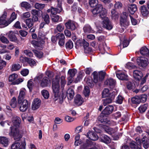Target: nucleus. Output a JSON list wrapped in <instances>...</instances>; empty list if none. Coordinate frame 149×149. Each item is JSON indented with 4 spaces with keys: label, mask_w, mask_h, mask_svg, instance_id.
<instances>
[{
    "label": "nucleus",
    "mask_w": 149,
    "mask_h": 149,
    "mask_svg": "<svg viewBox=\"0 0 149 149\" xmlns=\"http://www.w3.org/2000/svg\"><path fill=\"white\" fill-rule=\"evenodd\" d=\"M13 121L14 125L10 127L9 135L10 136H13L15 140L18 141L22 137L19 134V130L17 128V127L19 126L21 123V120L19 117L15 116L13 118Z\"/></svg>",
    "instance_id": "obj_1"
},
{
    "label": "nucleus",
    "mask_w": 149,
    "mask_h": 149,
    "mask_svg": "<svg viewBox=\"0 0 149 149\" xmlns=\"http://www.w3.org/2000/svg\"><path fill=\"white\" fill-rule=\"evenodd\" d=\"M59 80L58 76L53 79L52 81V88L54 94V100L56 101L58 100L59 95Z\"/></svg>",
    "instance_id": "obj_2"
},
{
    "label": "nucleus",
    "mask_w": 149,
    "mask_h": 149,
    "mask_svg": "<svg viewBox=\"0 0 149 149\" xmlns=\"http://www.w3.org/2000/svg\"><path fill=\"white\" fill-rule=\"evenodd\" d=\"M92 13L94 15H96L98 14H100V16L102 19H103L106 15L107 13V10L103 7L101 4H98L91 11Z\"/></svg>",
    "instance_id": "obj_3"
},
{
    "label": "nucleus",
    "mask_w": 149,
    "mask_h": 149,
    "mask_svg": "<svg viewBox=\"0 0 149 149\" xmlns=\"http://www.w3.org/2000/svg\"><path fill=\"white\" fill-rule=\"evenodd\" d=\"M106 73L105 72L101 71L98 74L96 72H94L92 74L93 75V81L97 83L103 80L104 78Z\"/></svg>",
    "instance_id": "obj_4"
},
{
    "label": "nucleus",
    "mask_w": 149,
    "mask_h": 149,
    "mask_svg": "<svg viewBox=\"0 0 149 149\" xmlns=\"http://www.w3.org/2000/svg\"><path fill=\"white\" fill-rule=\"evenodd\" d=\"M136 63L139 66L143 68L147 66L149 63L147 58L142 57H138L136 59Z\"/></svg>",
    "instance_id": "obj_5"
},
{
    "label": "nucleus",
    "mask_w": 149,
    "mask_h": 149,
    "mask_svg": "<svg viewBox=\"0 0 149 149\" xmlns=\"http://www.w3.org/2000/svg\"><path fill=\"white\" fill-rule=\"evenodd\" d=\"M102 19L103 20L102 24L103 27L108 30H111L112 29L113 26L108 17H107V15Z\"/></svg>",
    "instance_id": "obj_6"
},
{
    "label": "nucleus",
    "mask_w": 149,
    "mask_h": 149,
    "mask_svg": "<svg viewBox=\"0 0 149 149\" xmlns=\"http://www.w3.org/2000/svg\"><path fill=\"white\" fill-rule=\"evenodd\" d=\"M18 103L19 105L20 111L22 112L25 111L30 105V104L26 100H21V102L19 103L18 102Z\"/></svg>",
    "instance_id": "obj_7"
},
{
    "label": "nucleus",
    "mask_w": 149,
    "mask_h": 149,
    "mask_svg": "<svg viewBox=\"0 0 149 149\" xmlns=\"http://www.w3.org/2000/svg\"><path fill=\"white\" fill-rule=\"evenodd\" d=\"M65 25L66 29L71 31L75 30L77 28L76 23L71 20H68Z\"/></svg>",
    "instance_id": "obj_8"
},
{
    "label": "nucleus",
    "mask_w": 149,
    "mask_h": 149,
    "mask_svg": "<svg viewBox=\"0 0 149 149\" xmlns=\"http://www.w3.org/2000/svg\"><path fill=\"white\" fill-rule=\"evenodd\" d=\"M114 98L115 95L112 93H110L108 96L103 100V105L106 106L107 104L111 103Z\"/></svg>",
    "instance_id": "obj_9"
},
{
    "label": "nucleus",
    "mask_w": 149,
    "mask_h": 149,
    "mask_svg": "<svg viewBox=\"0 0 149 149\" xmlns=\"http://www.w3.org/2000/svg\"><path fill=\"white\" fill-rule=\"evenodd\" d=\"M41 104V101L38 98L35 99L32 104V109L33 110H35L38 109L40 107Z\"/></svg>",
    "instance_id": "obj_10"
},
{
    "label": "nucleus",
    "mask_w": 149,
    "mask_h": 149,
    "mask_svg": "<svg viewBox=\"0 0 149 149\" xmlns=\"http://www.w3.org/2000/svg\"><path fill=\"white\" fill-rule=\"evenodd\" d=\"M6 14L4 13L0 18V28L4 27L7 26L9 24L8 21L7 22L6 20Z\"/></svg>",
    "instance_id": "obj_11"
},
{
    "label": "nucleus",
    "mask_w": 149,
    "mask_h": 149,
    "mask_svg": "<svg viewBox=\"0 0 149 149\" xmlns=\"http://www.w3.org/2000/svg\"><path fill=\"white\" fill-rule=\"evenodd\" d=\"M97 120L98 121H100L101 123L103 124H108L111 125V122L105 116H100L98 118Z\"/></svg>",
    "instance_id": "obj_12"
},
{
    "label": "nucleus",
    "mask_w": 149,
    "mask_h": 149,
    "mask_svg": "<svg viewBox=\"0 0 149 149\" xmlns=\"http://www.w3.org/2000/svg\"><path fill=\"white\" fill-rule=\"evenodd\" d=\"M139 10L141 15L143 17H146L149 14V11L145 5L141 6Z\"/></svg>",
    "instance_id": "obj_13"
},
{
    "label": "nucleus",
    "mask_w": 149,
    "mask_h": 149,
    "mask_svg": "<svg viewBox=\"0 0 149 149\" xmlns=\"http://www.w3.org/2000/svg\"><path fill=\"white\" fill-rule=\"evenodd\" d=\"M141 142L140 141H136V143L135 142L130 143V147L132 149H141Z\"/></svg>",
    "instance_id": "obj_14"
},
{
    "label": "nucleus",
    "mask_w": 149,
    "mask_h": 149,
    "mask_svg": "<svg viewBox=\"0 0 149 149\" xmlns=\"http://www.w3.org/2000/svg\"><path fill=\"white\" fill-rule=\"evenodd\" d=\"M74 102L75 104L80 106L83 102L84 100L80 95L77 94L74 97Z\"/></svg>",
    "instance_id": "obj_15"
},
{
    "label": "nucleus",
    "mask_w": 149,
    "mask_h": 149,
    "mask_svg": "<svg viewBox=\"0 0 149 149\" xmlns=\"http://www.w3.org/2000/svg\"><path fill=\"white\" fill-rule=\"evenodd\" d=\"M86 136L90 139L93 141H96L98 138V137L96 133L92 131H90L87 133Z\"/></svg>",
    "instance_id": "obj_16"
},
{
    "label": "nucleus",
    "mask_w": 149,
    "mask_h": 149,
    "mask_svg": "<svg viewBox=\"0 0 149 149\" xmlns=\"http://www.w3.org/2000/svg\"><path fill=\"white\" fill-rule=\"evenodd\" d=\"M113 110V107L112 105H109L104 109L102 113L104 115H109L111 113Z\"/></svg>",
    "instance_id": "obj_17"
},
{
    "label": "nucleus",
    "mask_w": 149,
    "mask_h": 149,
    "mask_svg": "<svg viewBox=\"0 0 149 149\" xmlns=\"http://www.w3.org/2000/svg\"><path fill=\"white\" fill-rule=\"evenodd\" d=\"M9 38L11 41L16 42L17 38L14 32L10 31L6 34Z\"/></svg>",
    "instance_id": "obj_18"
},
{
    "label": "nucleus",
    "mask_w": 149,
    "mask_h": 149,
    "mask_svg": "<svg viewBox=\"0 0 149 149\" xmlns=\"http://www.w3.org/2000/svg\"><path fill=\"white\" fill-rule=\"evenodd\" d=\"M143 76V74L141 71L138 70L134 71L133 77L136 79L139 80L141 79Z\"/></svg>",
    "instance_id": "obj_19"
},
{
    "label": "nucleus",
    "mask_w": 149,
    "mask_h": 149,
    "mask_svg": "<svg viewBox=\"0 0 149 149\" xmlns=\"http://www.w3.org/2000/svg\"><path fill=\"white\" fill-rule=\"evenodd\" d=\"M128 10L131 14H133L137 10L136 5L134 4L128 5Z\"/></svg>",
    "instance_id": "obj_20"
},
{
    "label": "nucleus",
    "mask_w": 149,
    "mask_h": 149,
    "mask_svg": "<svg viewBox=\"0 0 149 149\" xmlns=\"http://www.w3.org/2000/svg\"><path fill=\"white\" fill-rule=\"evenodd\" d=\"M129 21L126 18L121 17L120 24L122 27L126 28L129 25ZM122 28L123 29V28Z\"/></svg>",
    "instance_id": "obj_21"
},
{
    "label": "nucleus",
    "mask_w": 149,
    "mask_h": 149,
    "mask_svg": "<svg viewBox=\"0 0 149 149\" xmlns=\"http://www.w3.org/2000/svg\"><path fill=\"white\" fill-rule=\"evenodd\" d=\"M67 96L69 100H71L74 97V92L72 88H69L66 92Z\"/></svg>",
    "instance_id": "obj_22"
},
{
    "label": "nucleus",
    "mask_w": 149,
    "mask_h": 149,
    "mask_svg": "<svg viewBox=\"0 0 149 149\" xmlns=\"http://www.w3.org/2000/svg\"><path fill=\"white\" fill-rule=\"evenodd\" d=\"M26 91L25 89H22L20 90L18 100V102L19 103H21V100H23L25 95Z\"/></svg>",
    "instance_id": "obj_23"
},
{
    "label": "nucleus",
    "mask_w": 149,
    "mask_h": 149,
    "mask_svg": "<svg viewBox=\"0 0 149 149\" xmlns=\"http://www.w3.org/2000/svg\"><path fill=\"white\" fill-rule=\"evenodd\" d=\"M9 140L8 138L5 137H0V144L4 147L7 146L8 144Z\"/></svg>",
    "instance_id": "obj_24"
},
{
    "label": "nucleus",
    "mask_w": 149,
    "mask_h": 149,
    "mask_svg": "<svg viewBox=\"0 0 149 149\" xmlns=\"http://www.w3.org/2000/svg\"><path fill=\"white\" fill-rule=\"evenodd\" d=\"M116 74L117 77L120 80H126L127 79V75L124 72H121L119 73H116Z\"/></svg>",
    "instance_id": "obj_25"
},
{
    "label": "nucleus",
    "mask_w": 149,
    "mask_h": 149,
    "mask_svg": "<svg viewBox=\"0 0 149 149\" xmlns=\"http://www.w3.org/2000/svg\"><path fill=\"white\" fill-rule=\"evenodd\" d=\"M50 81L46 77H44L41 80L40 85L42 87H45L47 86L50 83Z\"/></svg>",
    "instance_id": "obj_26"
},
{
    "label": "nucleus",
    "mask_w": 149,
    "mask_h": 149,
    "mask_svg": "<svg viewBox=\"0 0 149 149\" xmlns=\"http://www.w3.org/2000/svg\"><path fill=\"white\" fill-rule=\"evenodd\" d=\"M76 72L77 70L74 69H70L69 70L68 72L69 76L68 79L70 81L73 77L75 76Z\"/></svg>",
    "instance_id": "obj_27"
},
{
    "label": "nucleus",
    "mask_w": 149,
    "mask_h": 149,
    "mask_svg": "<svg viewBox=\"0 0 149 149\" xmlns=\"http://www.w3.org/2000/svg\"><path fill=\"white\" fill-rule=\"evenodd\" d=\"M83 29L84 32L86 33H93L94 32L93 30L89 25H85L83 27Z\"/></svg>",
    "instance_id": "obj_28"
},
{
    "label": "nucleus",
    "mask_w": 149,
    "mask_h": 149,
    "mask_svg": "<svg viewBox=\"0 0 149 149\" xmlns=\"http://www.w3.org/2000/svg\"><path fill=\"white\" fill-rule=\"evenodd\" d=\"M21 68V66L18 63H13L11 66L10 70L12 72L16 71L18 70Z\"/></svg>",
    "instance_id": "obj_29"
},
{
    "label": "nucleus",
    "mask_w": 149,
    "mask_h": 149,
    "mask_svg": "<svg viewBox=\"0 0 149 149\" xmlns=\"http://www.w3.org/2000/svg\"><path fill=\"white\" fill-rule=\"evenodd\" d=\"M104 128L106 132L110 134L114 133L116 132L115 130L107 126H104Z\"/></svg>",
    "instance_id": "obj_30"
},
{
    "label": "nucleus",
    "mask_w": 149,
    "mask_h": 149,
    "mask_svg": "<svg viewBox=\"0 0 149 149\" xmlns=\"http://www.w3.org/2000/svg\"><path fill=\"white\" fill-rule=\"evenodd\" d=\"M141 54L149 56V50L146 47H142L140 50Z\"/></svg>",
    "instance_id": "obj_31"
},
{
    "label": "nucleus",
    "mask_w": 149,
    "mask_h": 149,
    "mask_svg": "<svg viewBox=\"0 0 149 149\" xmlns=\"http://www.w3.org/2000/svg\"><path fill=\"white\" fill-rule=\"evenodd\" d=\"M64 29V26L63 24L62 23H60L57 24L56 27L55 29V32L56 31L60 32H61L63 31Z\"/></svg>",
    "instance_id": "obj_32"
},
{
    "label": "nucleus",
    "mask_w": 149,
    "mask_h": 149,
    "mask_svg": "<svg viewBox=\"0 0 149 149\" xmlns=\"http://www.w3.org/2000/svg\"><path fill=\"white\" fill-rule=\"evenodd\" d=\"M10 105L13 108H15L17 105L16 98L13 97L11 100Z\"/></svg>",
    "instance_id": "obj_33"
},
{
    "label": "nucleus",
    "mask_w": 149,
    "mask_h": 149,
    "mask_svg": "<svg viewBox=\"0 0 149 149\" xmlns=\"http://www.w3.org/2000/svg\"><path fill=\"white\" fill-rule=\"evenodd\" d=\"M25 22L29 28L31 27L33 25V22L31 18L26 19L25 20Z\"/></svg>",
    "instance_id": "obj_34"
},
{
    "label": "nucleus",
    "mask_w": 149,
    "mask_h": 149,
    "mask_svg": "<svg viewBox=\"0 0 149 149\" xmlns=\"http://www.w3.org/2000/svg\"><path fill=\"white\" fill-rule=\"evenodd\" d=\"M62 8H58L57 7L56 8H54L51 7V14L53 15H55L57 13H59L61 12L62 10Z\"/></svg>",
    "instance_id": "obj_35"
},
{
    "label": "nucleus",
    "mask_w": 149,
    "mask_h": 149,
    "mask_svg": "<svg viewBox=\"0 0 149 149\" xmlns=\"http://www.w3.org/2000/svg\"><path fill=\"white\" fill-rule=\"evenodd\" d=\"M25 58L27 59L26 62L31 66H33L36 65V62L34 59L26 57Z\"/></svg>",
    "instance_id": "obj_36"
},
{
    "label": "nucleus",
    "mask_w": 149,
    "mask_h": 149,
    "mask_svg": "<svg viewBox=\"0 0 149 149\" xmlns=\"http://www.w3.org/2000/svg\"><path fill=\"white\" fill-rule=\"evenodd\" d=\"M110 139L109 137L106 135H104L103 136L102 138L101 139L100 141H101L108 143L110 142Z\"/></svg>",
    "instance_id": "obj_37"
},
{
    "label": "nucleus",
    "mask_w": 149,
    "mask_h": 149,
    "mask_svg": "<svg viewBox=\"0 0 149 149\" xmlns=\"http://www.w3.org/2000/svg\"><path fill=\"white\" fill-rule=\"evenodd\" d=\"M132 102L133 104H138L141 102V100L139 96H136L132 97L131 99Z\"/></svg>",
    "instance_id": "obj_38"
},
{
    "label": "nucleus",
    "mask_w": 149,
    "mask_h": 149,
    "mask_svg": "<svg viewBox=\"0 0 149 149\" xmlns=\"http://www.w3.org/2000/svg\"><path fill=\"white\" fill-rule=\"evenodd\" d=\"M32 51L35 56L38 58H40L42 57L43 54L42 52H39L35 49L33 50Z\"/></svg>",
    "instance_id": "obj_39"
},
{
    "label": "nucleus",
    "mask_w": 149,
    "mask_h": 149,
    "mask_svg": "<svg viewBox=\"0 0 149 149\" xmlns=\"http://www.w3.org/2000/svg\"><path fill=\"white\" fill-rule=\"evenodd\" d=\"M125 67L129 69L137 68V66L133 63L131 62H128L127 63Z\"/></svg>",
    "instance_id": "obj_40"
},
{
    "label": "nucleus",
    "mask_w": 149,
    "mask_h": 149,
    "mask_svg": "<svg viewBox=\"0 0 149 149\" xmlns=\"http://www.w3.org/2000/svg\"><path fill=\"white\" fill-rule=\"evenodd\" d=\"M111 17L112 19L114 20L117 19L118 17V13L114 9H113L111 11Z\"/></svg>",
    "instance_id": "obj_41"
},
{
    "label": "nucleus",
    "mask_w": 149,
    "mask_h": 149,
    "mask_svg": "<svg viewBox=\"0 0 149 149\" xmlns=\"http://www.w3.org/2000/svg\"><path fill=\"white\" fill-rule=\"evenodd\" d=\"M59 19H60V21H61L62 20L61 17H60L58 15H54L52 17V20L53 22H57L58 21Z\"/></svg>",
    "instance_id": "obj_42"
},
{
    "label": "nucleus",
    "mask_w": 149,
    "mask_h": 149,
    "mask_svg": "<svg viewBox=\"0 0 149 149\" xmlns=\"http://www.w3.org/2000/svg\"><path fill=\"white\" fill-rule=\"evenodd\" d=\"M41 93L45 99H48L49 96V94L48 91L46 90H43L41 91Z\"/></svg>",
    "instance_id": "obj_43"
},
{
    "label": "nucleus",
    "mask_w": 149,
    "mask_h": 149,
    "mask_svg": "<svg viewBox=\"0 0 149 149\" xmlns=\"http://www.w3.org/2000/svg\"><path fill=\"white\" fill-rule=\"evenodd\" d=\"M21 6L25 9H29L31 7V5L26 2H23L21 3Z\"/></svg>",
    "instance_id": "obj_44"
},
{
    "label": "nucleus",
    "mask_w": 149,
    "mask_h": 149,
    "mask_svg": "<svg viewBox=\"0 0 149 149\" xmlns=\"http://www.w3.org/2000/svg\"><path fill=\"white\" fill-rule=\"evenodd\" d=\"M20 147V143L16 141L12 144L11 148V149H17Z\"/></svg>",
    "instance_id": "obj_45"
},
{
    "label": "nucleus",
    "mask_w": 149,
    "mask_h": 149,
    "mask_svg": "<svg viewBox=\"0 0 149 149\" xmlns=\"http://www.w3.org/2000/svg\"><path fill=\"white\" fill-rule=\"evenodd\" d=\"M73 47V43L71 40H69L66 43L65 47L67 49H71Z\"/></svg>",
    "instance_id": "obj_46"
},
{
    "label": "nucleus",
    "mask_w": 149,
    "mask_h": 149,
    "mask_svg": "<svg viewBox=\"0 0 149 149\" xmlns=\"http://www.w3.org/2000/svg\"><path fill=\"white\" fill-rule=\"evenodd\" d=\"M98 1L97 0H89V3L90 6L92 7H93L95 6H97V4Z\"/></svg>",
    "instance_id": "obj_47"
},
{
    "label": "nucleus",
    "mask_w": 149,
    "mask_h": 149,
    "mask_svg": "<svg viewBox=\"0 0 149 149\" xmlns=\"http://www.w3.org/2000/svg\"><path fill=\"white\" fill-rule=\"evenodd\" d=\"M90 91L89 87L85 86L83 91V93L86 97L88 96L90 94Z\"/></svg>",
    "instance_id": "obj_48"
},
{
    "label": "nucleus",
    "mask_w": 149,
    "mask_h": 149,
    "mask_svg": "<svg viewBox=\"0 0 149 149\" xmlns=\"http://www.w3.org/2000/svg\"><path fill=\"white\" fill-rule=\"evenodd\" d=\"M18 75L15 73L13 74L10 76L9 77V81H13L17 79V78Z\"/></svg>",
    "instance_id": "obj_49"
},
{
    "label": "nucleus",
    "mask_w": 149,
    "mask_h": 149,
    "mask_svg": "<svg viewBox=\"0 0 149 149\" xmlns=\"http://www.w3.org/2000/svg\"><path fill=\"white\" fill-rule=\"evenodd\" d=\"M44 21L47 24H48L49 23L50 19L49 15L47 14H46L43 16Z\"/></svg>",
    "instance_id": "obj_50"
},
{
    "label": "nucleus",
    "mask_w": 149,
    "mask_h": 149,
    "mask_svg": "<svg viewBox=\"0 0 149 149\" xmlns=\"http://www.w3.org/2000/svg\"><path fill=\"white\" fill-rule=\"evenodd\" d=\"M17 15L15 12H13L11 15L8 21L9 24H10L12 22L16 19Z\"/></svg>",
    "instance_id": "obj_51"
},
{
    "label": "nucleus",
    "mask_w": 149,
    "mask_h": 149,
    "mask_svg": "<svg viewBox=\"0 0 149 149\" xmlns=\"http://www.w3.org/2000/svg\"><path fill=\"white\" fill-rule=\"evenodd\" d=\"M147 105L145 104L139 107V109L141 113H143L145 111L147 108Z\"/></svg>",
    "instance_id": "obj_52"
},
{
    "label": "nucleus",
    "mask_w": 149,
    "mask_h": 149,
    "mask_svg": "<svg viewBox=\"0 0 149 149\" xmlns=\"http://www.w3.org/2000/svg\"><path fill=\"white\" fill-rule=\"evenodd\" d=\"M34 6L37 9H42L44 8L45 6V5L44 4L36 3L35 4Z\"/></svg>",
    "instance_id": "obj_53"
},
{
    "label": "nucleus",
    "mask_w": 149,
    "mask_h": 149,
    "mask_svg": "<svg viewBox=\"0 0 149 149\" xmlns=\"http://www.w3.org/2000/svg\"><path fill=\"white\" fill-rule=\"evenodd\" d=\"M107 84L110 86L113 87L115 84V81L112 79H109L107 81Z\"/></svg>",
    "instance_id": "obj_54"
},
{
    "label": "nucleus",
    "mask_w": 149,
    "mask_h": 149,
    "mask_svg": "<svg viewBox=\"0 0 149 149\" xmlns=\"http://www.w3.org/2000/svg\"><path fill=\"white\" fill-rule=\"evenodd\" d=\"M109 90L108 89H104L102 93V97H104L108 96L109 95Z\"/></svg>",
    "instance_id": "obj_55"
},
{
    "label": "nucleus",
    "mask_w": 149,
    "mask_h": 149,
    "mask_svg": "<svg viewBox=\"0 0 149 149\" xmlns=\"http://www.w3.org/2000/svg\"><path fill=\"white\" fill-rule=\"evenodd\" d=\"M30 16V13L29 12H26L22 14L21 15V17L22 19H24L29 17Z\"/></svg>",
    "instance_id": "obj_56"
},
{
    "label": "nucleus",
    "mask_w": 149,
    "mask_h": 149,
    "mask_svg": "<svg viewBox=\"0 0 149 149\" xmlns=\"http://www.w3.org/2000/svg\"><path fill=\"white\" fill-rule=\"evenodd\" d=\"M0 40L2 42L4 43L8 44L9 42V41L8 39L4 36H0Z\"/></svg>",
    "instance_id": "obj_57"
},
{
    "label": "nucleus",
    "mask_w": 149,
    "mask_h": 149,
    "mask_svg": "<svg viewBox=\"0 0 149 149\" xmlns=\"http://www.w3.org/2000/svg\"><path fill=\"white\" fill-rule=\"evenodd\" d=\"M141 100V102H146L147 98V96L146 95H143L139 97Z\"/></svg>",
    "instance_id": "obj_58"
},
{
    "label": "nucleus",
    "mask_w": 149,
    "mask_h": 149,
    "mask_svg": "<svg viewBox=\"0 0 149 149\" xmlns=\"http://www.w3.org/2000/svg\"><path fill=\"white\" fill-rule=\"evenodd\" d=\"M146 138V137H144L142 139L143 147L145 149L147 148L149 146L147 142L145 141V139Z\"/></svg>",
    "instance_id": "obj_59"
},
{
    "label": "nucleus",
    "mask_w": 149,
    "mask_h": 149,
    "mask_svg": "<svg viewBox=\"0 0 149 149\" xmlns=\"http://www.w3.org/2000/svg\"><path fill=\"white\" fill-rule=\"evenodd\" d=\"M24 54L26 56L30 57L33 56V54L32 52L29 50H26L24 51Z\"/></svg>",
    "instance_id": "obj_60"
},
{
    "label": "nucleus",
    "mask_w": 149,
    "mask_h": 149,
    "mask_svg": "<svg viewBox=\"0 0 149 149\" xmlns=\"http://www.w3.org/2000/svg\"><path fill=\"white\" fill-rule=\"evenodd\" d=\"M56 36L59 40H64L65 39L64 35L63 33H58L56 35Z\"/></svg>",
    "instance_id": "obj_61"
},
{
    "label": "nucleus",
    "mask_w": 149,
    "mask_h": 149,
    "mask_svg": "<svg viewBox=\"0 0 149 149\" xmlns=\"http://www.w3.org/2000/svg\"><path fill=\"white\" fill-rule=\"evenodd\" d=\"M61 83L62 87H64L66 84V81L65 77L64 76H61Z\"/></svg>",
    "instance_id": "obj_62"
},
{
    "label": "nucleus",
    "mask_w": 149,
    "mask_h": 149,
    "mask_svg": "<svg viewBox=\"0 0 149 149\" xmlns=\"http://www.w3.org/2000/svg\"><path fill=\"white\" fill-rule=\"evenodd\" d=\"M83 42H84V39L79 40H77L76 44L78 46H82Z\"/></svg>",
    "instance_id": "obj_63"
},
{
    "label": "nucleus",
    "mask_w": 149,
    "mask_h": 149,
    "mask_svg": "<svg viewBox=\"0 0 149 149\" xmlns=\"http://www.w3.org/2000/svg\"><path fill=\"white\" fill-rule=\"evenodd\" d=\"M33 86V83L32 81L30 80L28 81L27 83V87L30 90H31Z\"/></svg>",
    "instance_id": "obj_64"
}]
</instances>
